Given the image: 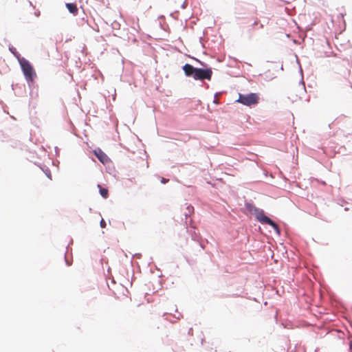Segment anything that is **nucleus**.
<instances>
[{"label":"nucleus","mask_w":352,"mask_h":352,"mask_svg":"<svg viewBox=\"0 0 352 352\" xmlns=\"http://www.w3.org/2000/svg\"><path fill=\"white\" fill-rule=\"evenodd\" d=\"M45 175L50 179H52V176H51V172H50V170L47 168L45 170H43Z\"/></svg>","instance_id":"nucleus-11"},{"label":"nucleus","mask_w":352,"mask_h":352,"mask_svg":"<svg viewBox=\"0 0 352 352\" xmlns=\"http://www.w3.org/2000/svg\"><path fill=\"white\" fill-rule=\"evenodd\" d=\"M168 179H165V178H162V179H161V182L162 184H166V183L168 182Z\"/></svg>","instance_id":"nucleus-15"},{"label":"nucleus","mask_w":352,"mask_h":352,"mask_svg":"<svg viewBox=\"0 0 352 352\" xmlns=\"http://www.w3.org/2000/svg\"><path fill=\"white\" fill-rule=\"evenodd\" d=\"M253 25H257V21H255V22L254 23V24H253Z\"/></svg>","instance_id":"nucleus-22"},{"label":"nucleus","mask_w":352,"mask_h":352,"mask_svg":"<svg viewBox=\"0 0 352 352\" xmlns=\"http://www.w3.org/2000/svg\"><path fill=\"white\" fill-rule=\"evenodd\" d=\"M120 23L116 21H114L113 22L111 23V28L113 30H118L120 29Z\"/></svg>","instance_id":"nucleus-10"},{"label":"nucleus","mask_w":352,"mask_h":352,"mask_svg":"<svg viewBox=\"0 0 352 352\" xmlns=\"http://www.w3.org/2000/svg\"><path fill=\"white\" fill-rule=\"evenodd\" d=\"M100 225L101 228H105L106 222L104 221V220L103 219H101V221L100 222Z\"/></svg>","instance_id":"nucleus-13"},{"label":"nucleus","mask_w":352,"mask_h":352,"mask_svg":"<svg viewBox=\"0 0 352 352\" xmlns=\"http://www.w3.org/2000/svg\"><path fill=\"white\" fill-rule=\"evenodd\" d=\"M217 96V94H215V95H214V103H216V104H217V103H218V102H217V99H216Z\"/></svg>","instance_id":"nucleus-18"},{"label":"nucleus","mask_w":352,"mask_h":352,"mask_svg":"<svg viewBox=\"0 0 352 352\" xmlns=\"http://www.w3.org/2000/svg\"><path fill=\"white\" fill-rule=\"evenodd\" d=\"M66 7L70 13H72L74 15L77 14V13L78 12V9L76 3H66Z\"/></svg>","instance_id":"nucleus-7"},{"label":"nucleus","mask_w":352,"mask_h":352,"mask_svg":"<svg viewBox=\"0 0 352 352\" xmlns=\"http://www.w3.org/2000/svg\"><path fill=\"white\" fill-rule=\"evenodd\" d=\"M259 96L256 93H250L247 94H239V98L236 102L243 105L251 107L258 103Z\"/></svg>","instance_id":"nucleus-3"},{"label":"nucleus","mask_w":352,"mask_h":352,"mask_svg":"<svg viewBox=\"0 0 352 352\" xmlns=\"http://www.w3.org/2000/svg\"><path fill=\"white\" fill-rule=\"evenodd\" d=\"M30 3V6H32V3L31 1L29 2Z\"/></svg>","instance_id":"nucleus-24"},{"label":"nucleus","mask_w":352,"mask_h":352,"mask_svg":"<svg viewBox=\"0 0 352 352\" xmlns=\"http://www.w3.org/2000/svg\"><path fill=\"white\" fill-rule=\"evenodd\" d=\"M186 2H184V3H183V4H182V7L183 8H186Z\"/></svg>","instance_id":"nucleus-19"},{"label":"nucleus","mask_w":352,"mask_h":352,"mask_svg":"<svg viewBox=\"0 0 352 352\" xmlns=\"http://www.w3.org/2000/svg\"><path fill=\"white\" fill-rule=\"evenodd\" d=\"M34 14H35V16H38L40 15V11L38 10V11L35 12Z\"/></svg>","instance_id":"nucleus-17"},{"label":"nucleus","mask_w":352,"mask_h":352,"mask_svg":"<svg viewBox=\"0 0 352 352\" xmlns=\"http://www.w3.org/2000/svg\"><path fill=\"white\" fill-rule=\"evenodd\" d=\"M9 50L17 58L19 62V59L24 58L23 57L21 56V54L16 51L15 47H14L12 46L10 47Z\"/></svg>","instance_id":"nucleus-8"},{"label":"nucleus","mask_w":352,"mask_h":352,"mask_svg":"<svg viewBox=\"0 0 352 352\" xmlns=\"http://www.w3.org/2000/svg\"><path fill=\"white\" fill-rule=\"evenodd\" d=\"M65 263L67 265H71V263L68 261V259L67 258V256H66V254L65 255Z\"/></svg>","instance_id":"nucleus-14"},{"label":"nucleus","mask_w":352,"mask_h":352,"mask_svg":"<svg viewBox=\"0 0 352 352\" xmlns=\"http://www.w3.org/2000/svg\"><path fill=\"white\" fill-rule=\"evenodd\" d=\"M186 210L188 211V213H185V216L187 217L190 212L193 210V207L192 206H188L186 208Z\"/></svg>","instance_id":"nucleus-12"},{"label":"nucleus","mask_w":352,"mask_h":352,"mask_svg":"<svg viewBox=\"0 0 352 352\" xmlns=\"http://www.w3.org/2000/svg\"><path fill=\"white\" fill-rule=\"evenodd\" d=\"M201 65H205V63H202V62H200Z\"/></svg>","instance_id":"nucleus-23"},{"label":"nucleus","mask_w":352,"mask_h":352,"mask_svg":"<svg viewBox=\"0 0 352 352\" xmlns=\"http://www.w3.org/2000/svg\"><path fill=\"white\" fill-rule=\"evenodd\" d=\"M133 29H134V30H135V32H138V29H136L135 28H133Z\"/></svg>","instance_id":"nucleus-21"},{"label":"nucleus","mask_w":352,"mask_h":352,"mask_svg":"<svg viewBox=\"0 0 352 352\" xmlns=\"http://www.w3.org/2000/svg\"><path fill=\"white\" fill-rule=\"evenodd\" d=\"M245 206L247 210L249 211L252 214H254L256 219L261 223L263 221V217H267L262 209L256 208L252 203L247 202L245 203Z\"/></svg>","instance_id":"nucleus-4"},{"label":"nucleus","mask_w":352,"mask_h":352,"mask_svg":"<svg viewBox=\"0 0 352 352\" xmlns=\"http://www.w3.org/2000/svg\"><path fill=\"white\" fill-rule=\"evenodd\" d=\"M94 153L98 160L102 163H104L108 160L107 155L101 150L95 151Z\"/></svg>","instance_id":"nucleus-6"},{"label":"nucleus","mask_w":352,"mask_h":352,"mask_svg":"<svg viewBox=\"0 0 352 352\" xmlns=\"http://www.w3.org/2000/svg\"><path fill=\"white\" fill-rule=\"evenodd\" d=\"M55 152H56V154L58 155V152H59V148L58 147H55Z\"/></svg>","instance_id":"nucleus-16"},{"label":"nucleus","mask_w":352,"mask_h":352,"mask_svg":"<svg viewBox=\"0 0 352 352\" xmlns=\"http://www.w3.org/2000/svg\"><path fill=\"white\" fill-rule=\"evenodd\" d=\"M98 186L100 188L99 192L100 195L104 198H107L108 196V190L107 188H102L101 186L99 184L98 185Z\"/></svg>","instance_id":"nucleus-9"},{"label":"nucleus","mask_w":352,"mask_h":352,"mask_svg":"<svg viewBox=\"0 0 352 352\" xmlns=\"http://www.w3.org/2000/svg\"><path fill=\"white\" fill-rule=\"evenodd\" d=\"M349 349H350V352H352V343H351V344H350Z\"/></svg>","instance_id":"nucleus-20"},{"label":"nucleus","mask_w":352,"mask_h":352,"mask_svg":"<svg viewBox=\"0 0 352 352\" xmlns=\"http://www.w3.org/2000/svg\"><path fill=\"white\" fill-rule=\"evenodd\" d=\"M182 69L186 76L192 77L196 80H210L212 75L211 68H198L192 65L186 63Z\"/></svg>","instance_id":"nucleus-1"},{"label":"nucleus","mask_w":352,"mask_h":352,"mask_svg":"<svg viewBox=\"0 0 352 352\" xmlns=\"http://www.w3.org/2000/svg\"><path fill=\"white\" fill-rule=\"evenodd\" d=\"M263 221L261 222L262 224H267L270 226L276 232V233L278 235L280 234V230L278 226V224L274 222L273 220H272L269 217H263Z\"/></svg>","instance_id":"nucleus-5"},{"label":"nucleus","mask_w":352,"mask_h":352,"mask_svg":"<svg viewBox=\"0 0 352 352\" xmlns=\"http://www.w3.org/2000/svg\"><path fill=\"white\" fill-rule=\"evenodd\" d=\"M19 64L27 82L29 85L32 83L36 77V72L32 65L25 58L19 59Z\"/></svg>","instance_id":"nucleus-2"}]
</instances>
